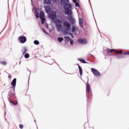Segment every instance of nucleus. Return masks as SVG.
Returning <instances> with one entry per match:
<instances>
[{"label":"nucleus","instance_id":"obj_35","mask_svg":"<svg viewBox=\"0 0 129 129\" xmlns=\"http://www.w3.org/2000/svg\"><path fill=\"white\" fill-rule=\"evenodd\" d=\"M12 75H9L8 78H9V79H11L12 78Z\"/></svg>","mask_w":129,"mask_h":129},{"label":"nucleus","instance_id":"obj_17","mask_svg":"<svg viewBox=\"0 0 129 129\" xmlns=\"http://www.w3.org/2000/svg\"><path fill=\"white\" fill-rule=\"evenodd\" d=\"M69 3V0H60L61 4H68Z\"/></svg>","mask_w":129,"mask_h":129},{"label":"nucleus","instance_id":"obj_5","mask_svg":"<svg viewBox=\"0 0 129 129\" xmlns=\"http://www.w3.org/2000/svg\"><path fill=\"white\" fill-rule=\"evenodd\" d=\"M14 92H15V89H13V90L12 91H10L9 92V96L8 97V99L9 100V99L10 98V99L12 100V97H14V96H15V93H14Z\"/></svg>","mask_w":129,"mask_h":129},{"label":"nucleus","instance_id":"obj_38","mask_svg":"<svg viewBox=\"0 0 129 129\" xmlns=\"http://www.w3.org/2000/svg\"><path fill=\"white\" fill-rule=\"evenodd\" d=\"M45 27L46 28H49V26L48 25V24H45Z\"/></svg>","mask_w":129,"mask_h":129},{"label":"nucleus","instance_id":"obj_11","mask_svg":"<svg viewBox=\"0 0 129 129\" xmlns=\"http://www.w3.org/2000/svg\"><path fill=\"white\" fill-rule=\"evenodd\" d=\"M34 13L35 14L36 17H40L39 16V12H38V9H37V8L34 7Z\"/></svg>","mask_w":129,"mask_h":129},{"label":"nucleus","instance_id":"obj_22","mask_svg":"<svg viewBox=\"0 0 129 129\" xmlns=\"http://www.w3.org/2000/svg\"><path fill=\"white\" fill-rule=\"evenodd\" d=\"M77 27L76 26H73L72 28V32H75V31H76V30H77Z\"/></svg>","mask_w":129,"mask_h":129},{"label":"nucleus","instance_id":"obj_41","mask_svg":"<svg viewBox=\"0 0 129 129\" xmlns=\"http://www.w3.org/2000/svg\"><path fill=\"white\" fill-rule=\"evenodd\" d=\"M53 3H56L57 2V0H52Z\"/></svg>","mask_w":129,"mask_h":129},{"label":"nucleus","instance_id":"obj_28","mask_svg":"<svg viewBox=\"0 0 129 129\" xmlns=\"http://www.w3.org/2000/svg\"><path fill=\"white\" fill-rule=\"evenodd\" d=\"M57 40H58V42H59V43H61V42H62V41H63V38L62 37H58L57 38Z\"/></svg>","mask_w":129,"mask_h":129},{"label":"nucleus","instance_id":"obj_42","mask_svg":"<svg viewBox=\"0 0 129 129\" xmlns=\"http://www.w3.org/2000/svg\"><path fill=\"white\" fill-rule=\"evenodd\" d=\"M119 53L120 54H122V51H119Z\"/></svg>","mask_w":129,"mask_h":129},{"label":"nucleus","instance_id":"obj_19","mask_svg":"<svg viewBox=\"0 0 129 129\" xmlns=\"http://www.w3.org/2000/svg\"><path fill=\"white\" fill-rule=\"evenodd\" d=\"M0 64H1V65H3V66H6V65H7V61H0Z\"/></svg>","mask_w":129,"mask_h":129},{"label":"nucleus","instance_id":"obj_12","mask_svg":"<svg viewBox=\"0 0 129 129\" xmlns=\"http://www.w3.org/2000/svg\"><path fill=\"white\" fill-rule=\"evenodd\" d=\"M26 98L27 99V100L31 101V95L29 94V93L27 92L26 94Z\"/></svg>","mask_w":129,"mask_h":129},{"label":"nucleus","instance_id":"obj_6","mask_svg":"<svg viewBox=\"0 0 129 129\" xmlns=\"http://www.w3.org/2000/svg\"><path fill=\"white\" fill-rule=\"evenodd\" d=\"M86 92L89 94H90V93H92L91 88H90V86L89 85V83H87V85H86Z\"/></svg>","mask_w":129,"mask_h":129},{"label":"nucleus","instance_id":"obj_30","mask_svg":"<svg viewBox=\"0 0 129 129\" xmlns=\"http://www.w3.org/2000/svg\"><path fill=\"white\" fill-rule=\"evenodd\" d=\"M64 39H66L67 41H71V39L69 37H64Z\"/></svg>","mask_w":129,"mask_h":129},{"label":"nucleus","instance_id":"obj_31","mask_svg":"<svg viewBox=\"0 0 129 129\" xmlns=\"http://www.w3.org/2000/svg\"><path fill=\"white\" fill-rule=\"evenodd\" d=\"M75 6H76V7H79L80 6H79V3H78V2H76V3H75Z\"/></svg>","mask_w":129,"mask_h":129},{"label":"nucleus","instance_id":"obj_29","mask_svg":"<svg viewBox=\"0 0 129 129\" xmlns=\"http://www.w3.org/2000/svg\"><path fill=\"white\" fill-rule=\"evenodd\" d=\"M34 44H35V45H39V44H40V42L38 40H35L34 41Z\"/></svg>","mask_w":129,"mask_h":129},{"label":"nucleus","instance_id":"obj_36","mask_svg":"<svg viewBox=\"0 0 129 129\" xmlns=\"http://www.w3.org/2000/svg\"><path fill=\"white\" fill-rule=\"evenodd\" d=\"M70 43H71V45H73V40H70Z\"/></svg>","mask_w":129,"mask_h":129},{"label":"nucleus","instance_id":"obj_3","mask_svg":"<svg viewBox=\"0 0 129 129\" xmlns=\"http://www.w3.org/2000/svg\"><path fill=\"white\" fill-rule=\"evenodd\" d=\"M19 40L22 44H24V43H26L27 42V38L25 37V36H21L19 37Z\"/></svg>","mask_w":129,"mask_h":129},{"label":"nucleus","instance_id":"obj_9","mask_svg":"<svg viewBox=\"0 0 129 129\" xmlns=\"http://www.w3.org/2000/svg\"><path fill=\"white\" fill-rule=\"evenodd\" d=\"M16 84H17V79H14L11 83V85H12V87H11V88L15 89V88L16 87Z\"/></svg>","mask_w":129,"mask_h":129},{"label":"nucleus","instance_id":"obj_7","mask_svg":"<svg viewBox=\"0 0 129 129\" xmlns=\"http://www.w3.org/2000/svg\"><path fill=\"white\" fill-rule=\"evenodd\" d=\"M78 42L80 44H82L83 45L87 44V40L86 39H78Z\"/></svg>","mask_w":129,"mask_h":129},{"label":"nucleus","instance_id":"obj_14","mask_svg":"<svg viewBox=\"0 0 129 129\" xmlns=\"http://www.w3.org/2000/svg\"><path fill=\"white\" fill-rule=\"evenodd\" d=\"M79 24L81 28H83V19L81 18L79 19Z\"/></svg>","mask_w":129,"mask_h":129},{"label":"nucleus","instance_id":"obj_20","mask_svg":"<svg viewBox=\"0 0 129 129\" xmlns=\"http://www.w3.org/2000/svg\"><path fill=\"white\" fill-rule=\"evenodd\" d=\"M79 72H80V74L81 75V76H82V68H81V67H80V66H79Z\"/></svg>","mask_w":129,"mask_h":129},{"label":"nucleus","instance_id":"obj_10","mask_svg":"<svg viewBox=\"0 0 129 129\" xmlns=\"http://www.w3.org/2000/svg\"><path fill=\"white\" fill-rule=\"evenodd\" d=\"M64 13L66 15H69V16H70L71 17H72V11H71L70 9H66L64 11Z\"/></svg>","mask_w":129,"mask_h":129},{"label":"nucleus","instance_id":"obj_18","mask_svg":"<svg viewBox=\"0 0 129 129\" xmlns=\"http://www.w3.org/2000/svg\"><path fill=\"white\" fill-rule=\"evenodd\" d=\"M51 0H44V4H46L47 5H50L51 4Z\"/></svg>","mask_w":129,"mask_h":129},{"label":"nucleus","instance_id":"obj_1","mask_svg":"<svg viewBox=\"0 0 129 129\" xmlns=\"http://www.w3.org/2000/svg\"><path fill=\"white\" fill-rule=\"evenodd\" d=\"M55 25L58 32H60L61 29H62V21L59 19H56L55 21Z\"/></svg>","mask_w":129,"mask_h":129},{"label":"nucleus","instance_id":"obj_15","mask_svg":"<svg viewBox=\"0 0 129 129\" xmlns=\"http://www.w3.org/2000/svg\"><path fill=\"white\" fill-rule=\"evenodd\" d=\"M9 101L11 102V103H12L14 105H18V101H16V102L14 103V102H13V101H12V99H11L10 98H9Z\"/></svg>","mask_w":129,"mask_h":129},{"label":"nucleus","instance_id":"obj_13","mask_svg":"<svg viewBox=\"0 0 129 129\" xmlns=\"http://www.w3.org/2000/svg\"><path fill=\"white\" fill-rule=\"evenodd\" d=\"M40 19L41 20L42 25H44L45 22H46V19H45V17H40Z\"/></svg>","mask_w":129,"mask_h":129},{"label":"nucleus","instance_id":"obj_23","mask_svg":"<svg viewBox=\"0 0 129 129\" xmlns=\"http://www.w3.org/2000/svg\"><path fill=\"white\" fill-rule=\"evenodd\" d=\"M39 15V17H45V13L43 11L40 12Z\"/></svg>","mask_w":129,"mask_h":129},{"label":"nucleus","instance_id":"obj_37","mask_svg":"<svg viewBox=\"0 0 129 129\" xmlns=\"http://www.w3.org/2000/svg\"><path fill=\"white\" fill-rule=\"evenodd\" d=\"M115 52L117 54H118V53H119V51H115Z\"/></svg>","mask_w":129,"mask_h":129},{"label":"nucleus","instance_id":"obj_21","mask_svg":"<svg viewBox=\"0 0 129 129\" xmlns=\"http://www.w3.org/2000/svg\"><path fill=\"white\" fill-rule=\"evenodd\" d=\"M27 48L26 47H24L23 50H22V52L23 53V55H24V54H26V53H27Z\"/></svg>","mask_w":129,"mask_h":129},{"label":"nucleus","instance_id":"obj_40","mask_svg":"<svg viewBox=\"0 0 129 129\" xmlns=\"http://www.w3.org/2000/svg\"><path fill=\"white\" fill-rule=\"evenodd\" d=\"M50 18V19H52V20H54L55 17H49Z\"/></svg>","mask_w":129,"mask_h":129},{"label":"nucleus","instance_id":"obj_27","mask_svg":"<svg viewBox=\"0 0 129 129\" xmlns=\"http://www.w3.org/2000/svg\"><path fill=\"white\" fill-rule=\"evenodd\" d=\"M24 57L25 58H26V59H28V58L30 57V54H29V53H26L24 55Z\"/></svg>","mask_w":129,"mask_h":129},{"label":"nucleus","instance_id":"obj_16","mask_svg":"<svg viewBox=\"0 0 129 129\" xmlns=\"http://www.w3.org/2000/svg\"><path fill=\"white\" fill-rule=\"evenodd\" d=\"M78 60L79 61H80V62H81L82 63H83L84 64H85V63H87V62H86V61H85V60H84V59H82V58H79L78 59Z\"/></svg>","mask_w":129,"mask_h":129},{"label":"nucleus","instance_id":"obj_8","mask_svg":"<svg viewBox=\"0 0 129 129\" xmlns=\"http://www.w3.org/2000/svg\"><path fill=\"white\" fill-rule=\"evenodd\" d=\"M71 8H72V6L69 3H66L64 5V10H70Z\"/></svg>","mask_w":129,"mask_h":129},{"label":"nucleus","instance_id":"obj_33","mask_svg":"<svg viewBox=\"0 0 129 129\" xmlns=\"http://www.w3.org/2000/svg\"><path fill=\"white\" fill-rule=\"evenodd\" d=\"M124 55H129V51L127 52H124Z\"/></svg>","mask_w":129,"mask_h":129},{"label":"nucleus","instance_id":"obj_43","mask_svg":"<svg viewBox=\"0 0 129 129\" xmlns=\"http://www.w3.org/2000/svg\"><path fill=\"white\" fill-rule=\"evenodd\" d=\"M71 36H72V38H74V36H73V34H71Z\"/></svg>","mask_w":129,"mask_h":129},{"label":"nucleus","instance_id":"obj_44","mask_svg":"<svg viewBox=\"0 0 129 129\" xmlns=\"http://www.w3.org/2000/svg\"><path fill=\"white\" fill-rule=\"evenodd\" d=\"M37 18H39V17H37Z\"/></svg>","mask_w":129,"mask_h":129},{"label":"nucleus","instance_id":"obj_25","mask_svg":"<svg viewBox=\"0 0 129 129\" xmlns=\"http://www.w3.org/2000/svg\"><path fill=\"white\" fill-rule=\"evenodd\" d=\"M45 10L46 11V12H50V11H51V9H50V7L48 6H46L45 7Z\"/></svg>","mask_w":129,"mask_h":129},{"label":"nucleus","instance_id":"obj_32","mask_svg":"<svg viewBox=\"0 0 129 129\" xmlns=\"http://www.w3.org/2000/svg\"><path fill=\"white\" fill-rule=\"evenodd\" d=\"M19 127H20V128H23V127H24V125H23V124H20V125H19Z\"/></svg>","mask_w":129,"mask_h":129},{"label":"nucleus","instance_id":"obj_26","mask_svg":"<svg viewBox=\"0 0 129 129\" xmlns=\"http://www.w3.org/2000/svg\"><path fill=\"white\" fill-rule=\"evenodd\" d=\"M51 17H56V12L55 11H53L51 13Z\"/></svg>","mask_w":129,"mask_h":129},{"label":"nucleus","instance_id":"obj_4","mask_svg":"<svg viewBox=\"0 0 129 129\" xmlns=\"http://www.w3.org/2000/svg\"><path fill=\"white\" fill-rule=\"evenodd\" d=\"M91 72H92L93 74H94L95 76H100V73H99V72H98V71L94 68L91 69Z\"/></svg>","mask_w":129,"mask_h":129},{"label":"nucleus","instance_id":"obj_2","mask_svg":"<svg viewBox=\"0 0 129 129\" xmlns=\"http://www.w3.org/2000/svg\"><path fill=\"white\" fill-rule=\"evenodd\" d=\"M63 26L64 28H66V31L67 32H69L70 30V28H71V25L69 22H64L63 23Z\"/></svg>","mask_w":129,"mask_h":129},{"label":"nucleus","instance_id":"obj_34","mask_svg":"<svg viewBox=\"0 0 129 129\" xmlns=\"http://www.w3.org/2000/svg\"><path fill=\"white\" fill-rule=\"evenodd\" d=\"M42 30H43V31L45 34H48V33H47V32H46V30H45V29H44V28H43Z\"/></svg>","mask_w":129,"mask_h":129},{"label":"nucleus","instance_id":"obj_24","mask_svg":"<svg viewBox=\"0 0 129 129\" xmlns=\"http://www.w3.org/2000/svg\"><path fill=\"white\" fill-rule=\"evenodd\" d=\"M113 51H114V50L111 49H109V48H108V49H107V52L108 53H112V52H113Z\"/></svg>","mask_w":129,"mask_h":129},{"label":"nucleus","instance_id":"obj_39","mask_svg":"<svg viewBox=\"0 0 129 129\" xmlns=\"http://www.w3.org/2000/svg\"><path fill=\"white\" fill-rule=\"evenodd\" d=\"M73 1L74 2V3L77 2V0H73Z\"/></svg>","mask_w":129,"mask_h":129}]
</instances>
